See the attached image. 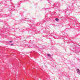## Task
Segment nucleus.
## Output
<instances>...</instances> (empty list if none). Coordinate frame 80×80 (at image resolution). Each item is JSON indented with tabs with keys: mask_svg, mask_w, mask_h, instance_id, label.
Returning a JSON list of instances; mask_svg holds the SVG:
<instances>
[{
	"mask_svg": "<svg viewBox=\"0 0 80 80\" xmlns=\"http://www.w3.org/2000/svg\"><path fill=\"white\" fill-rule=\"evenodd\" d=\"M77 71L78 73V74L79 75H80V70H79V69H77Z\"/></svg>",
	"mask_w": 80,
	"mask_h": 80,
	"instance_id": "obj_1",
	"label": "nucleus"
},
{
	"mask_svg": "<svg viewBox=\"0 0 80 80\" xmlns=\"http://www.w3.org/2000/svg\"><path fill=\"white\" fill-rule=\"evenodd\" d=\"M55 20L57 22H58V19L57 18H56Z\"/></svg>",
	"mask_w": 80,
	"mask_h": 80,
	"instance_id": "obj_2",
	"label": "nucleus"
},
{
	"mask_svg": "<svg viewBox=\"0 0 80 80\" xmlns=\"http://www.w3.org/2000/svg\"><path fill=\"white\" fill-rule=\"evenodd\" d=\"M47 55L48 56V57H51V55L49 54H47Z\"/></svg>",
	"mask_w": 80,
	"mask_h": 80,
	"instance_id": "obj_3",
	"label": "nucleus"
},
{
	"mask_svg": "<svg viewBox=\"0 0 80 80\" xmlns=\"http://www.w3.org/2000/svg\"><path fill=\"white\" fill-rule=\"evenodd\" d=\"M13 44H11V46H13Z\"/></svg>",
	"mask_w": 80,
	"mask_h": 80,
	"instance_id": "obj_4",
	"label": "nucleus"
},
{
	"mask_svg": "<svg viewBox=\"0 0 80 80\" xmlns=\"http://www.w3.org/2000/svg\"><path fill=\"white\" fill-rule=\"evenodd\" d=\"M10 42H12V41H10Z\"/></svg>",
	"mask_w": 80,
	"mask_h": 80,
	"instance_id": "obj_5",
	"label": "nucleus"
}]
</instances>
